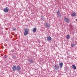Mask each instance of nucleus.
Returning a JSON list of instances; mask_svg holds the SVG:
<instances>
[{
	"label": "nucleus",
	"mask_w": 77,
	"mask_h": 77,
	"mask_svg": "<svg viewBox=\"0 0 77 77\" xmlns=\"http://www.w3.org/2000/svg\"><path fill=\"white\" fill-rule=\"evenodd\" d=\"M60 68H62V66H63V63H60Z\"/></svg>",
	"instance_id": "f8f14e48"
},
{
	"label": "nucleus",
	"mask_w": 77,
	"mask_h": 77,
	"mask_svg": "<svg viewBox=\"0 0 77 77\" xmlns=\"http://www.w3.org/2000/svg\"><path fill=\"white\" fill-rule=\"evenodd\" d=\"M76 21H77V19H76Z\"/></svg>",
	"instance_id": "412c9836"
},
{
	"label": "nucleus",
	"mask_w": 77,
	"mask_h": 77,
	"mask_svg": "<svg viewBox=\"0 0 77 77\" xmlns=\"http://www.w3.org/2000/svg\"><path fill=\"white\" fill-rule=\"evenodd\" d=\"M36 27L34 28V29H32V32H36Z\"/></svg>",
	"instance_id": "4468645a"
},
{
	"label": "nucleus",
	"mask_w": 77,
	"mask_h": 77,
	"mask_svg": "<svg viewBox=\"0 0 77 77\" xmlns=\"http://www.w3.org/2000/svg\"><path fill=\"white\" fill-rule=\"evenodd\" d=\"M71 47H75V44H72L71 45Z\"/></svg>",
	"instance_id": "dca6fc26"
},
{
	"label": "nucleus",
	"mask_w": 77,
	"mask_h": 77,
	"mask_svg": "<svg viewBox=\"0 0 77 77\" xmlns=\"http://www.w3.org/2000/svg\"><path fill=\"white\" fill-rule=\"evenodd\" d=\"M24 30L25 32L23 33L25 36H27L29 34V32L28 31V29L26 28L24 29Z\"/></svg>",
	"instance_id": "f257e3e1"
},
{
	"label": "nucleus",
	"mask_w": 77,
	"mask_h": 77,
	"mask_svg": "<svg viewBox=\"0 0 77 77\" xmlns=\"http://www.w3.org/2000/svg\"><path fill=\"white\" fill-rule=\"evenodd\" d=\"M13 30L15 31V30H16V29L15 28H13Z\"/></svg>",
	"instance_id": "6ab92c4d"
},
{
	"label": "nucleus",
	"mask_w": 77,
	"mask_h": 77,
	"mask_svg": "<svg viewBox=\"0 0 77 77\" xmlns=\"http://www.w3.org/2000/svg\"><path fill=\"white\" fill-rule=\"evenodd\" d=\"M66 38L67 39H70V36H69V35H67L66 36Z\"/></svg>",
	"instance_id": "2eb2a0df"
},
{
	"label": "nucleus",
	"mask_w": 77,
	"mask_h": 77,
	"mask_svg": "<svg viewBox=\"0 0 77 77\" xmlns=\"http://www.w3.org/2000/svg\"><path fill=\"white\" fill-rule=\"evenodd\" d=\"M45 26L46 28L48 29L50 27V24L48 23H46L45 24Z\"/></svg>",
	"instance_id": "7ed1b4c3"
},
{
	"label": "nucleus",
	"mask_w": 77,
	"mask_h": 77,
	"mask_svg": "<svg viewBox=\"0 0 77 77\" xmlns=\"http://www.w3.org/2000/svg\"><path fill=\"white\" fill-rule=\"evenodd\" d=\"M71 16L72 17H75L76 16V14L75 13H73L72 14H71Z\"/></svg>",
	"instance_id": "9b49d317"
},
{
	"label": "nucleus",
	"mask_w": 77,
	"mask_h": 77,
	"mask_svg": "<svg viewBox=\"0 0 77 77\" xmlns=\"http://www.w3.org/2000/svg\"><path fill=\"white\" fill-rule=\"evenodd\" d=\"M7 56H6V55H5L4 56V57H5V58H7Z\"/></svg>",
	"instance_id": "a211bd4d"
},
{
	"label": "nucleus",
	"mask_w": 77,
	"mask_h": 77,
	"mask_svg": "<svg viewBox=\"0 0 77 77\" xmlns=\"http://www.w3.org/2000/svg\"><path fill=\"white\" fill-rule=\"evenodd\" d=\"M41 19H42V20H43V19H42V17H41Z\"/></svg>",
	"instance_id": "aec40b11"
},
{
	"label": "nucleus",
	"mask_w": 77,
	"mask_h": 77,
	"mask_svg": "<svg viewBox=\"0 0 77 77\" xmlns=\"http://www.w3.org/2000/svg\"><path fill=\"white\" fill-rule=\"evenodd\" d=\"M54 69L55 71H57V70H59V65H56L54 67Z\"/></svg>",
	"instance_id": "f03ea898"
},
{
	"label": "nucleus",
	"mask_w": 77,
	"mask_h": 77,
	"mask_svg": "<svg viewBox=\"0 0 77 77\" xmlns=\"http://www.w3.org/2000/svg\"><path fill=\"white\" fill-rule=\"evenodd\" d=\"M21 67L19 65H18L16 67V70L17 71H20L21 70Z\"/></svg>",
	"instance_id": "20e7f679"
},
{
	"label": "nucleus",
	"mask_w": 77,
	"mask_h": 77,
	"mask_svg": "<svg viewBox=\"0 0 77 77\" xmlns=\"http://www.w3.org/2000/svg\"><path fill=\"white\" fill-rule=\"evenodd\" d=\"M28 61L29 62V63H33V60L30 59H29Z\"/></svg>",
	"instance_id": "6e6552de"
},
{
	"label": "nucleus",
	"mask_w": 77,
	"mask_h": 77,
	"mask_svg": "<svg viewBox=\"0 0 77 77\" xmlns=\"http://www.w3.org/2000/svg\"><path fill=\"white\" fill-rule=\"evenodd\" d=\"M72 67L73 69H76V66L75 65H72Z\"/></svg>",
	"instance_id": "ddd939ff"
},
{
	"label": "nucleus",
	"mask_w": 77,
	"mask_h": 77,
	"mask_svg": "<svg viewBox=\"0 0 77 77\" xmlns=\"http://www.w3.org/2000/svg\"><path fill=\"white\" fill-rule=\"evenodd\" d=\"M12 57L13 59H16L17 57L15 55H13L12 56Z\"/></svg>",
	"instance_id": "f3484780"
},
{
	"label": "nucleus",
	"mask_w": 77,
	"mask_h": 77,
	"mask_svg": "<svg viewBox=\"0 0 77 77\" xmlns=\"http://www.w3.org/2000/svg\"><path fill=\"white\" fill-rule=\"evenodd\" d=\"M57 15L59 18H61V15L60 14V12L59 11H58L57 13Z\"/></svg>",
	"instance_id": "1a4fd4ad"
},
{
	"label": "nucleus",
	"mask_w": 77,
	"mask_h": 77,
	"mask_svg": "<svg viewBox=\"0 0 77 77\" xmlns=\"http://www.w3.org/2000/svg\"><path fill=\"white\" fill-rule=\"evenodd\" d=\"M12 69L13 71H16V65H13V67H12Z\"/></svg>",
	"instance_id": "423d86ee"
},
{
	"label": "nucleus",
	"mask_w": 77,
	"mask_h": 77,
	"mask_svg": "<svg viewBox=\"0 0 77 77\" xmlns=\"http://www.w3.org/2000/svg\"><path fill=\"white\" fill-rule=\"evenodd\" d=\"M64 20L66 23H68L69 22V20L67 18H65L64 19Z\"/></svg>",
	"instance_id": "0eeeda50"
},
{
	"label": "nucleus",
	"mask_w": 77,
	"mask_h": 77,
	"mask_svg": "<svg viewBox=\"0 0 77 77\" xmlns=\"http://www.w3.org/2000/svg\"><path fill=\"white\" fill-rule=\"evenodd\" d=\"M3 11L5 12H8V11H9V8L8 7H6L5 9H3Z\"/></svg>",
	"instance_id": "39448f33"
},
{
	"label": "nucleus",
	"mask_w": 77,
	"mask_h": 77,
	"mask_svg": "<svg viewBox=\"0 0 77 77\" xmlns=\"http://www.w3.org/2000/svg\"><path fill=\"white\" fill-rule=\"evenodd\" d=\"M51 39L52 38L50 36L48 37H47V40H48V41H50L51 40Z\"/></svg>",
	"instance_id": "9d476101"
}]
</instances>
